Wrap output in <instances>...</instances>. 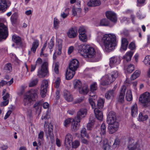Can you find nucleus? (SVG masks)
<instances>
[{"label":"nucleus","mask_w":150,"mask_h":150,"mask_svg":"<svg viewBox=\"0 0 150 150\" xmlns=\"http://www.w3.org/2000/svg\"><path fill=\"white\" fill-rule=\"evenodd\" d=\"M95 39L105 52H110L114 49L116 45V36L113 33L104 34L103 32L97 31Z\"/></svg>","instance_id":"obj_1"},{"label":"nucleus","mask_w":150,"mask_h":150,"mask_svg":"<svg viewBox=\"0 0 150 150\" xmlns=\"http://www.w3.org/2000/svg\"><path fill=\"white\" fill-rule=\"evenodd\" d=\"M77 48L79 52L86 60L91 62L99 60L95 59L96 52L94 45L81 44L79 45Z\"/></svg>","instance_id":"obj_2"},{"label":"nucleus","mask_w":150,"mask_h":150,"mask_svg":"<svg viewBox=\"0 0 150 150\" xmlns=\"http://www.w3.org/2000/svg\"><path fill=\"white\" fill-rule=\"evenodd\" d=\"M35 64L37 67L39 66L37 72V75L39 77H44L48 76V64L47 62L44 61L42 62V59L38 57L36 61Z\"/></svg>","instance_id":"obj_3"},{"label":"nucleus","mask_w":150,"mask_h":150,"mask_svg":"<svg viewBox=\"0 0 150 150\" xmlns=\"http://www.w3.org/2000/svg\"><path fill=\"white\" fill-rule=\"evenodd\" d=\"M38 90L32 89L26 92L23 96V103L25 106H28L34 99L38 97Z\"/></svg>","instance_id":"obj_4"},{"label":"nucleus","mask_w":150,"mask_h":150,"mask_svg":"<svg viewBox=\"0 0 150 150\" xmlns=\"http://www.w3.org/2000/svg\"><path fill=\"white\" fill-rule=\"evenodd\" d=\"M97 88V85L96 82H93L90 86V92L89 93L90 97L88 99L89 103L92 108H94L96 106V104L94 100L97 98L96 93L95 91Z\"/></svg>","instance_id":"obj_5"},{"label":"nucleus","mask_w":150,"mask_h":150,"mask_svg":"<svg viewBox=\"0 0 150 150\" xmlns=\"http://www.w3.org/2000/svg\"><path fill=\"white\" fill-rule=\"evenodd\" d=\"M139 101L144 107H149L150 93L148 92H146L141 94L139 98Z\"/></svg>","instance_id":"obj_6"},{"label":"nucleus","mask_w":150,"mask_h":150,"mask_svg":"<svg viewBox=\"0 0 150 150\" xmlns=\"http://www.w3.org/2000/svg\"><path fill=\"white\" fill-rule=\"evenodd\" d=\"M87 29V27L83 26H80L79 29V38L83 42H86L88 40V37L86 34Z\"/></svg>","instance_id":"obj_7"},{"label":"nucleus","mask_w":150,"mask_h":150,"mask_svg":"<svg viewBox=\"0 0 150 150\" xmlns=\"http://www.w3.org/2000/svg\"><path fill=\"white\" fill-rule=\"evenodd\" d=\"M8 35V28L4 24L0 23V41L5 39Z\"/></svg>","instance_id":"obj_8"},{"label":"nucleus","mask_w":150,"mask_h":150,"mask_svg":"<svg viewBox=\"0 0 150 150\" xmlns=\"http://www.w3.org/2000/svg\"><path fill=\"white\" fill-rule=\"evenodd\" d=\"M48 83L49 81L47 80H44L42 81L41 86L40 95L42 98H44L46 96Z\"/></svg>","instance_id":"obj_9"},{"label":"nucleus","mask_w":150,"mask_h":150,"mask_svg":"<svg viewBox=\"0 0 150 150\" xmlns=\"http://www.w3.org/2000/svg\"><path fill=\"white\" fill-rule=\"evenodd\" d=\"M100 83L103 86H106L110 84L113 82L111 77L108 75H105L103 76L100 80Z\"/></svg>","instance_id":"obj_10"},{"label":"nucleus","mask_w":150,"mask_h":150,"mask_svg":"<svg viewBox=\"0 0 150 150\" xmlns=\"http://www.w3.org/2000/svg\"><path fill=\"white\" fill-rule=\"evenodd\" d=\"M48 122L47 121H45L44 125V131L46 132H47V129H48V133L49 135L51 141L52 143H53L54 141V136L53 133V129L52 128L49 127V126L48 125Z\"/></svg>","instance_id":"obj_11"},{"label":"nucleus","mask_w":150,"mask_h":150,"mask_svg":"<svg viewBox=\"0 0 150 150\" xmlns=\"http://www.w3.org/2000/svg\"><path fill=\"white\" fill-rule=\"evenodd\" d=\"M116 115L115 113L111 111L108 113L107 119V122L108 124H113L118 122L116 121Z\"/></svg>","instance_id":"obj_12"},{"label":"nucleus","mask_w":150,"mask_h":150,"mask_svg":"<svg viewBox=\"0 0 150 150\" xmlns=\"http://www.w3.org/2000/svg\"><path fill=\"white\" fill-rule=\"evenodd\" d=\"M121 60L120 57L118 56H114L109 59L110 67L111 68L115 67L117 64H119Z\"/></svg>","instance_id":"obj_13"},{"label":"nucleus","mask_w":150,"mask_h":150,"mask_svg":"<svg viewBox=\"0 0 150 150\" xmlns=\"http://www.w3.org/2000/svg\"><path fill=\"white\" fill-rule=\"evenodd\" d=\"M106 16L108 19L115 23L117 21V17L116 14L111 11H108L106 12Z\"/></svg>","instance_id":"obj_14"},{"label":"nucleus","mask_w":150,"mask_h":150,"mask_svg":"<svg viewBox=\"0 0 150 150\" xmlns=\"http://www.w3.org/2000/svg\"><path fill=\"white\" fill-rule=\"evenodd\" d=\"M138 145L137 142L131 138H129L127 148L129 150L136 149Z\"/></svg>","instance_id":"obj_15"},{"label":"nucleus","mask_w":150,"mask_h":150,"mask_svg":"<svg viewBox=\"0 0 150 150\" xmlns=\"http://www.w3.org/2000/svg\"><path fill=\"white\" fill-rule=\"evenodd\" d=\"M79 66V62L76 59H73L69 64V68L76 71Z\"/></svg>","instance_id":"obj_16"},{"label":"nucleus","mask_w":150,"mask_h":150,"mask_svg":"<svg viewBox=\"0 0 150 150\" xmlns=\"http://www.w3.org/2000/svg\"><path fill=\"white\" fill-rule=\"evenodd\" d=\"M80 122V121L78 120L76 118L73 119L71 127L72 131L75 132L78 130L79 127Z\"/></svg>","instance_id":"obj_17"},{"label":"nucleus","mask_w":150,"mask_h":150,"mask_svg":"<svg viewBox=\"0 0 150 150\" xmlns=\"http://www.w3.org/2000/svg\"><path fill=\"white\" fill-rule=\"evenodd\" d=\"M87 113V109L85 108H81L77 112L76 118L78 120H81V119L84 117Z\"/></svg>","instance_id":"obj_18"},{"label":"nucleus","mask_w":150,"mask_h":150,"mask_svg":"<svg viewBox=\"0 0 150 150\" xmlns=\"http://www.w3.org/2000/svg\"><path fill=\"white\" fill-rule=\"evenodd\" d=\"M67 33L69 38H75L77 35V29L75 28H71L68 30Z\"/></svg>","instance_id":"obj_19"},{"label":"nucleus","mask_w":150,"mask_h":150,"mask_svg":"<svg viewBox=\"0 0 150 150\" xmlns=\"http://www.w3.org/2000/svg\"><path fill=\"white\" fill-rule=\"evenodd\" d=\"M109 132L110 134H112L115 132L118 129L119 123L115 122L114 124H108Z\"/></svg>","instance_id":"obj_20"},{"label":"nucleus","mask_w":150,"mask_h":150,"mask_svg":"<svg viewBox=\"0 0 150 150\" xmlns=\"http://www.w3.org/2000/svg\"><path fill=\"white\" fill-rule=\"evenodd\" d=\"M39 45V41L37 39L34 40V41L32 44V46L31 48L30 52L29 51L28 54L29 55H31L30 52H33L35 53L36 51L37 48Z\"/></svg>","instance_id":"obj_21"},{"label":"nucleus","mask_w":150,"mask_h":150,"mask_svg":"<svg viewBox=\"0 0 150 150\" xmlns=\"http://www.w3.org/2000/svg\"><path fill=\"white\" fill-rule=\"evenodd\" d=\"M126 87L125 86H123L121 89L120 95L118 98V101L121 103L124 101V97Z\"/></svg>","instance_id":"obj_22"},{"label":"nucleus","mask_w":150,"mask_h":150,"mask_svg":"<svg viewBox=\"0 0 150 150\" xmlns=\"http://www.w3.org/2000/svg\"><path fill=\"white\" fill-rule=\"evenodd\" d=\"M94 111L96 117L97 119L99 120L102 121L103 118V115L102 111L97 108H94Z\"/></svg>","instance_id":"obj_23"},{"label":"nucleus","mask_w":150,"mask_h":150,"mask_svg":"<svg viewBox=\"0 0 150 150\" xmlns=\"http://www.w3.org/2000/svg\"><path fill=\"white\" fill-rule=\"evenodd\" d=\"M75 71L70 69H68L66 70L65 77L66 79L70 80L72 78L75 74Z\"/></svg>","instance_id":"obj_24"},{"label":"nucleus","mask_w":150,"mask_h":150,"mask_svg":"<svg viewBox=\"0 0 150 150\" xmlns=\"http://www.w3.org/2000/svg\"><path fill=\"white\" fill-rule=\"evenodd\" d=\"M131 110L132 116L135 117L138 114V107L137 104L135 103L133 104L131 107Z\"/></svg>","instance_id":"obj_25"},{"label":"nucleus","mask_w":150,"mask_h":150,"mask_svg":"<svg viewBox=\"0 0 150 150\" xmlns=\"http://www.w3.org/2000/svg\"><path fill=\"white\" fill-rule=\"evenodd\" d=\"M63 96L65 99L68 102L72 101L73 98L70 93L67 90H64L63 91Z\"/></svg>","instance_id":"obj_26"},{"label":"nucleus","mask_w":150,"mask_h":150,"mask_svg":"<svg viewBox=\"0 0 150 150\" xmlns=\"http://www.w3.org/2000/svg\"><path fill=\"white\" fill-rule=\"evenodd\" d=\"M134 53V52L131 51L127 52L125 55L123 56L122 58L127 62L130 61Z\"/></svg>","instance_id":"obj_27"},{"label":"nucleus","mask_w":150,"mask_h":150,"mask_svg":"<svg viewBox=\"0 0 150 150\" xmlns=\"http://www.w3.org/2000/svg\"><path fill=\"white\" fill-rule=\"evenodd\" d=\"M128 44V42L127 39L125 38H122L121 40V46L120 48L121 51H125L127 47Z\"/></svg>","instance_id":"obj_28"},{"label":"nucleus","mask_w":150,"mask_h":150,"mask_svg":"<svg viewBox=\"0 0 150 150\" xmlns=\"http://www.w3.org/2000/svg\"><path fill=\"white\" fill-rule=\"evenodd\" d=\"M101 4L100 0H90L87 3V5L89 6H98Z\"/></svg>","instance_id":"obj_29"},{"label":"nucleus","mask_w":150,"mask_h":150,"mask_svg":"<svg viewBox=\"0 0 150 150\" xmlns=\"http://www.w3.org/2000/svg\"><path fill=\"white\" fill-rule=\"evenodd\" d=\"M73 140V137L72 135L70 133L67 134L66 136L65 140V144L67 145L69 144L70 145L71 142Z\"/></svg>","instance_id":"obj_30"},{"label":"nucleus","mask_w":150,"mask_h":150,"mask_svg":"<svg viewBox=\"0 0 150 150\" xmlns=\"http://www.w3.org/2000/svg\"><path fill=\"white\" fill-rule=\"evenodd\" d=\"M42 104L40 102H38L35 103L33 105V108L35 110L36 113L39 115L41 112Z\"/></svg>","instance_id":"obj_31"},{"label":"nucleus","mask_w":150,"mask_h":150,"mask_svg":"<svg viewBox=\"0 0 150 150\" xmlns=\"http://www.w3.org/2000/svg\"><path fill=\"white\" fill-rule=\"evenodd\" d=\"M78 90L79 93L83 95L87 94L89 91L88 87L87 86H84L82 87H81Z\"/></svg>","instance_id":"obj_32"},{"label":"nucleus","mask_w":150,"mask_h":150,"mask_svg":"<svg viewBox=\"0 0 150 150\" xmlns=\"http://www.w3.org/2000/svg\"><path fill=\"white\" fill-rule=\"evenodd\" d=\"M114 96L115 93L113 90H109L106 92L105 95V98L108 99L112 98Z\"/></svg>","instance_id":"obj_33"},{"label":"nucleus","mask_w":150,"mask_h":150,"mask_svg":"<svg viewBox=\"0 0 150 150\" xmlns=\"http://www.w3.org/2000/svg\"><path fill=\"white\" fill-rule=\"evenodd\" d=\"M134 69V66L132 64L125 67V72L130 73H132Z\"/></svg>","instance_id":"obj_34"},{"label":"nucleus","mask_w":150,"mask_h":150,"mask_svg":"<svg viewBox=\"0 0 150 150\" xmlns=\"http://www.w3.org/2000/svg\"><path fill=\"white\" fill-rule=\"evenodd\" d=\"M7 7L6 0H0V11L5 10Z\"/></svg>","instance_id":"obj_35"},{"label":"nucleus","mask_w":150,"mask_h":150,"mask_svg":"<svg viewBox=\"0 0 150 150\" xmlns=\"http://www.w3.org/2000/svg\"><path fill=\"white\" fill-rule=\"evenodd\" d=\"M103 150H111V145L108 143L107 140L106 139L103 141Z\"/></svg>","instance_id":"obj_36"},{"label":"nucleus","mask_w":150,"mask_h":150,"mask_svg":"<svg viewBox=\"0 0 150 150\" xmlns=\"http://www.w3.org/2000/svg\"><path fill=\"white\" fill-rule=\"evenodd\" d=\"M80 136L82 138L86 137L88 139L90 138L88 134L87 133L86 129L85 128H82L80 131Z\"/></svg>","instance_id":"obj_37"},{"label":"nucleus","mask_w":150,"mask_h":150,"mask_svg":"<svg viewBox=\"0 0 150 150\" xmlns=\"http://www.w3.org/2000/svg\"><path fill=\"white\" fill-rule=\"evenodd\" d=\"M74 88L79 89L82 86V83L79 80L76 79L74 80L73 82Z\"/></svg>","instance_id":"obj_38"},{"label":"nucleus","mask_w":150,"mask_h":150,"mask_svg":"<svg viewBox=\"0 0 150 150\" xmlns=\"http://www.w3.org/2000/svg\"><path fill=\"white\" fill-rule=\"evenodd\" d=\"M148 118L147 115H144L142 113L140 112L139 114L138 120L139 121H144L146 120Z\"/></svg>","instance_id":"obj_39"},{"label":"nucleus","mask_w":150,"mask_h":150,"mask_svg":"<svg viewBox=\"0 0 150 150\" xmlns=\"http://www.w3.org/2000/svg\"><path fill=\"white\" fill-rule=\"evenodd\" d=\"M80 145V142L77 140H75L71 143V147L72 149H76L78 148Z\"/></svg>","instance_id":"obj_40"},{"label":"nucleus","mask_w":150,"mask_h":150,"mask_svg":"<svg viewBox=\"0 0 150 150\" xmlns=\"http://www.w3.org/2000/svg\"><path fill=\"white\" fill-rule=\"evenodd\" d=\"M12 40L13 42L16 43L17 44L21 43V39L19 36L16 35H14L12 37Z\"/></svg>","instance_id":"obj_41"},{"label":"nucleus","mask_w":150,"mask_h":150,"mask_svg":"<svg viewBox=\"0 0 150 150\" xmlns=\"http://www.w3.org/2000/svg\"><path fill=\"white\" fill-rule=\"evenodd\" d=\"M105 100L103 99L99 98L98 100L97 106L99 109H102L104 106Z\"/></svg>","instance_id":"obj_42"},{"label":"nucleus","mask_w":150,"mask_h":150,"mask_svg":"<svg viewBox=\"0 0 150 150\" xmlns=\"http://www.w3.org/2000/svg\"><path fill=\"white\" fill-rule=\"evenodd\" d=\"M125 98L127 101H130L132 100V96L131 90H128L127 91Z\"/></svg>","instance_id":"obj_43"},{"label":"nucleus","mask_w":150,"mask_h":150,"mask_svg":"<svg viewBox=\"0 0 150 150\" xmlns=\"http://www.w3.org/2000/svg\"><path fill=\"white\" fill-rule=\"evenodd\" d=\"M140 74V71L139 70H136L131 76L130 79L131 80H134L139 76Z\"/></svg>","instance_id":"obj_44"},{"label":"nucleus","mask_w":150,"mask_h":150,"mask_svg":"<svg viewBox=\"0 0 150 150\" xmlns=\"http://www.w3.org/2000/svg\"><path fill=\"white\" fill-rule=\"evenodd\" d=\"M62 41L61 39H58L57 41V45L58 47L59 52L58 54H60L61 52V50L62 47Z\"/></svg>","instance_id":"obj_45"},{"label":"nucleus","mask_w":150,"mask_h":150,"mask_svg":"<svg viewBox=\"0 0 150 150\" xmlns=\"http://www.w3.org/2000/svg\"><path fill=\"white\" fill-rule=\"evenodd\" d=\"M100 25L102 26H110L109 22L108 20L104 18L101 20L100 22Z\"/></svg>","instance_id":"obj_46"},{"label":"nucleus","mask_w":150,"mask_h":150,"mask_svg":"<svg viewBox=\"0 0 150 150\" xmlns=\"http://www.w3.org/2000/svg\"><path fill=\"white\" fill-rule=\"evenodd\" d=\"M69 9L67 8L65 9L64 12H63L61 13V17L63 18H66L69 14Z\"/></svg>","instance_id":"obj_47"},{"label":"nucleus","mask_w":150,"mask_h":150,"mask_svg":"<svg viewBox=\"0 0 150 150\" xmlns=\"http://www.w3.org/2000/svg\"><path fill=\"white\" fill-rule=\"evenodd\" d=\"M72 14L74 16H76L77 13H80L81 11V9L80 8H75L73 7L72 8Z\"/></svg>","instance_id":"obj_48"},{"label":"nucleus","mask_w":150,"mask_h":150,"mask_svg":"<svg viewBox=\"0 0 150 150\" xmlns=\"http://www.w3.org/2000/svg\"><path fill=\"white\" fill-rule=\"evenodd\" d=\"M54 40L52 38L50 40L48 43V47L50 50V52L51 53L53 51V48L54 45Z\"/></svg>","instance_id":"obj_49"},{"label":"nucleus","mask_w":150,"mask_h":150,"mask_svg":"<svg viewBox=\"0 0 150 150\" xmlns=\"http://www.w3.org/2000/svg\"><path fill=\"white\" fill-rule=\"evenodd\" d=\"M13 82V79L12 78L10 81L7 82L6 81H5L4 80H1V86H3L5 85L6 84H7L8 85L10 86L11 85Z\"/></svg>","instance_id":"obj_50"},{"label":"nucleus","mask_w":150,"mask_h":150,"mask_svg":"<svg viewBox=\"0 0 150 150\" xmlns=\"http://www.w3.org/2000/svg\"><path fill=\"white\" fill-rule=\"evenodd\" d=\"M143 62L147 66L150 65V55L146 56L145 57Z\"/></svg>","instance_id":"obj_51"},{"label":"nucleus","mask_w":150,"mask_h":150,"mask_svg":"<svg viewBox=\"0 0 150 150\" xmlns=\"http://www.w3.org/2000/svg\"><path fill=\"white\" fill-rule=\"evenodd\" d=\"M94 124L95 120H94L93 119L88 123L87 125V127L88 130H91Z\"/></svg>","instance_id":"obj_52"},{"label":"nucleus","mask_w":150,"mask_h":150,"mask_svg":"<svg viewBox=\"0 0 150 150\" xmlns=\"http://www.w3.org/2000/svg\"><path fill=\"white\" fill-rule=\"evenodd\" d=\"M118 75V73L117 71H113L111 73V79L113 80V82L115 80L116 78H117Z\"/></svg>","instance_id":"obj_53"},{"label":"nucleus","mask_w":150,"mask_h":150,"mask_svg":"<svg viewBox=\"0 0 150 150\" xmlns=\"http://www.w3.org/2000/svg\"><path fill=\"white\" fill-rule=\"evenodd\" d=\"M106 126L105 123H103L102 125L100 128V134L101 135H104L106 133Z\"/></svg>","instance_id":"obj_54"},{"label":"nucleus","mask_w":150,"mask_h":150,"mask_svg":"<svg viewBox=\"0 0 150 150\" xmlns=\"http://www.w3.org/2000/svg\"><path fill=\"white\" fill-rule=\"evenodd\" d=\"M18 15L16 13H13L11 17V22L13 23H16Z\"/></svg>","instance_id":"obj_55"},{"label":"nucleus","mask_w":150,"mask_h":150,"mask_svg":"<svg viewBox=\"0 0 150 150\" xmlns=\"http://www.w3.org/2000/svg\"><path fill=\"white\" fill-rule=\"evenodd\" d=\"M59 22L56 18H55L54 20V27L56 29H57L59 27Z\"/></svg>","instance_id":"obj_56"},{"label":"nucleus","mask_w":150,"mask_h":150,"mask_svg":"<svg viewBox=\"0 0 150 150\" xmlns=\"http://www.w3.org/2000/svg\"><path fill=\"white\" fill-rule=\"evenodd\" d=\"M71 122V119L70 118L65 119L63 122V125L65 127H68Z\"/></svg>","instance_id":"obj_57"},{"label":"nucleus","mask_w":150,"mask_h":150,"mask_svg":"<svg viewBox=\"0 0 150 150\" xmlns=\"http://www.w3.org/2000/svg\"><path fill=\"white\" fill-rule=\"evenodd\" d=\"M38 80L36 78L31 81L29 84V86L30 87H32L35 86L38 83Z\"/></svg>","instance_id":"obj_58"},{"label":"nucleus","mask_w":150,"mask_h":150,"mask_svg":"<svg viewBox=\"0 0 150 150\" xmlns=\"http://www.w3.org/2000/svg\"><path fill=\"white\" fill-rule=\"evenodd\" d=\"M5 69L7 71V72H10L12 70V67L11 64L9 63L6 64L5 66Z\"/></svg>","instance_id":"obj_59"},{"label":"nucleus","mask_w":150,"mask_h":150,"mask_svg":"<svg viewBox=\"0 0 150 150\" xmlns=\"http://www.w3.org/2000/svg\"><path fill=\"white\" fill-rule=\"evenodd\" d=\"M119 143L120 141L119 139L117 138L115 139L112 145V147L114 148H115L118 147L119 144Z\"/></svg>","instance_id":"obj_60"},{"label":"nucleus","mask_w":150,"mask_h":150,"mask_svg":"<svg viewBox=\"0 0 150 150\" xmlns=\"http://www.w3.org/2000/svg\"><path fill=\"white\" fill-rule=\"evenodd\" d=\"M60 82V78L59 77L57 78L54 83V86L56 88H57L59 87Z\"/></svg>","instance_id":"obj_61"},{"label":"nucleus","mask_w":150,"mask_h":150,"mask_svg":"<svg viewBox=\"0 0 150 150\" xmlns=\"http://www.w3.org/2000/svg\"><path fill=\"white\" fill-rule=\"evenodd\" d=\"M145 0H137L138 6H141L144 4Z\"/></svg>","instance_id":"obj_62"},{"label":"nucleus","mask_w":150,"mask_h":150,"mask_svg":"<svg viewBox=\"0 0 150 150\" xmlns=\"http://www.w3.org/2000/svg\"><path fill=\"white\" fill-rule=\"evenodd\" d=\"M137 17L139 19H141L144 18L145 16L144 15H142V13L140 11H139L137 13Z\"/></svg>","instance_id":"obj_63"},{"label":"nucleus","mask_w":150,"mask_h":150,"mask_svg":"<svg viewBox=\"0 0 150 150\" xmlns=\"http://www.w3.org/2000/svg\"><path fill=\"white\" fill-rule=\"evenodd\" d=\"M129 21V19L125 17H122L121 19V22L122 23H127Z\"/></svg>","instance_id":"obj_64"}]
</instances>
